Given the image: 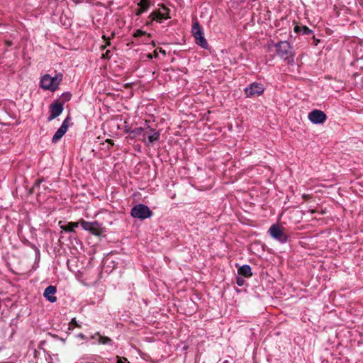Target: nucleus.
I'll return each instance as SVG.
<instances>
[{"label":"nucleus","mask_w":363,"mask_h":363,"mask_svg":"<svg viewBox=\"0 0 363 363\" xmlns=\"http://www.w3.org/2000/svg\"><path fill=\"white\" fill-rule=\"evenodd\" d=\"M71 121V117L67 116V118L63 121L61 126L57 129V130L54 134L52 138V143H57L60 141V140L62 138V136L67 133L68 128L69 126V122Z\"/></svg>","instance_id":"nucleus-9"},{"label":"nucleus","mask_w":363,"mask_h":363,"mask_svg":"<svg viewBox=\"0 0 363 363\" xmlns=\"http://www.w3.org/2000/svg\"><path fill=\"white\" fill-rule=\"evenodd\" d=\"M145 130L146 132L145 133L147 135L149 143H154L155 142L159 140L160 136L159 131H156L155 129L151 128L150 126H149L147 124Z\"/></svg>","instance_id":"nucleus-14"},{"label":"nucleus","mask_w":363,"mask_h":363,"mask_svg":"<svg viewBox=\"0 0 363 363\" xmlns=\"http://www.w3.org/2000/svg\"><path fill=\"white\" fill-rule=\"evenodd\" d=\"M138 6H147V8H150V1L149 0H140V1L138 4Z\"/></svg>","instance_id":"nucleus-23"},{"label":"nucleus","mask_w":363,"mask_h":363,"mask_svg":"<svg viewBox=\"0 0 363 363\" xmlns=\"http://www.w3.org/2000/svg\"><path fill=\"white\" fill-rule=\"evenodd\" d=\"M77 336L82 339H85V335L82 333L79 334Z\"/></svg>","instance_id":"nucleus-27"},{"label":"nucleus","mask_w":363,"mask_h":363,"mask_svg":"<svg viewBox=\"0 0 363 363\" xmlns=\"http://www.w3.org/2000/svg\"><path fill=\"white\" fill-rule=\"evenodd\" d=\"M63 111V104L59 101H56L53 104H52L50 106V114L48 118V121H51L53 119L58 117Z\"/></svg>","instance_id":"nucleus-11"},{"label":"nucleus","mask_w":363,"mask_h":363,"mask_svg":"<svg viewBox=\"0 0 363 363\" xmlns=\"http://www.w3.org/2000/svg\"><path fill=\"white\" fill-rule=\"evenodd\" d=\"M269 233L272 238L281 243H286L288 240V236L284 234L283 230L278 224L272 225L269 229Z\"/></svg>","instance_id":"nucleus-6"},{"label":"nucleus","mask_w":363,"mask_h":363,"mask_svg":"<svg viewBox=\"0 0 363 363\" xmlns=\"http://www.w3.org/2000/svg\"><path fill=\"white\" fill-rule=\"evenodd\" d=\"M106 48V45H101V49L103 50Z\"/></svg>","instance_id":"nucleus-29"},{"label":"nucleus","mask_w":363,"mask_h":363,"mask_svg":"<svg viewBox=\"0 0 363 363\" xmlns=\"http://www.w3.org/2000/svg\"><path fill=\"white\" fill-rule=\"evenodd\" d=\"M80 225L82 228L86 231H89L94 235H100L101 234V227L99 222H88L83 219L79 220Z\"/></svg>","instance_id":"nucleus-7"},{"label":"nucleus","mask_w":363,"mask_h":363,"mask_svg":"<svg viewBox=\"0 0 363 363\" xmlns=\"http://www.w3.org/2000/svg\"><path fill=\"white\" fill-rule=\"evenodd\" d=\"M56 291V286L50 285L45 288L43 292V296L50 303H55L57 301V298L55 296Z\"/></svg>","instance_id":"nucleus-12"},{"label":"nucleus","mask_w":363,"mask_h":363,"mask_svg":"<svg viewBox=\"0 0 363 363\" xmlns=\"http://www.w3.org/2000/svg\"><path fill=\"white\" fill-rule=\"evenodd\" d=\"M191 33L195 38L196 43L198 45L201 46L203 49H207L208 48V44L204 37L203 28L199 21H195L193 23Z\"/></svg>","instance_id":"nucleus-2"},{"label":"nucleus","mask_w":363,"mask_h":363,"mask_svg":"<svg viewBox=\"0 0 363 363\" xmlns=\"http://www.w3.org/2000/svg\"><path fill=\"white\" fill-rule=\"evenodd\" d=\"M272 45H274L276 48L277 55L287 62L289 65H291L294 62V54L293 48L288 41H279L277 43L272 42Z\"/></svg>","instance_id":"nucleus-1"},{"label":"nucleus","mask_w":363,"mask_h":363,"mask_svg":"<svg viewBox=\"0 0 363 363\" xmlns=\"http://www.w3.org/2000/svg\"><path fill=\"white\" fill-rule=\"evenodd\" d=\"M245 283V279H243L242 276H240V275H238L237 277H236V284L239 286H242Z\"/></svg>","instance_id":"nucleus-20"},{"label":"nucleus","mask_w":363,"mask_h":363,"mask_svg":"<svg viewBox=\"0 0 363 363\" xmlns=\"http://www.w3.org/2000/svg\"><path fill=\"white\" fill-rule=\"evenodd\" d=\"M152 214L153 213L150 209V208L147 206L142 203H139L133 206L130 211V215L132 217L140 220H145L146 218H150Z\"/></svg>","instance_id":"nucleus-4"},{"label":"nucleus","mask_w":363,"mask_h":363,"mask_svg":"<svg viewBox=\"0 0 363 363\" xmlns=\"http://www.w3.org/2000/svg\"><path fill=\"white\" fill-rule=\"evenodd\" d=\"M62 74L60 75V77L57 76L52 77L49 74H45L40 80L41 88L45 90L55 91L62 80Z\"/></svg>","instance_id":"nucleus-3"},{"label":"nucleus","mask_w":363,"mask_h":363,"mask_svg":"<svg viewBox=\"0 0 363 363\" xmlns=\"http://www.w3.org/2000/svg\"><path fill=\"white\" fill-rule=\"evenodd\" d=\"M96 335L99 337L98 342L101 345H108L112 342V340L106 336H102L99 333H96Z\"/></svg>","instance_id":"nucleus-17"},{"label":"nucleus","mask_w":363,"mask_h":363,"mask_svg":"<svg viewBox=\"0 0 363 363\" xmlns=\"http://www.w3.org/2000/svg\"><path fill=\"white\" fill-rule=\"evenodd\" d=\"M238 275L242 276L246 278H250L252 275L251 267L248 264H244L240 267L238 269Z\"/></svg>","instance_id":"nucleus-16"},{"label":"nucleus","mask_w":363,"mask_h":363,"mask_svg":"<svg viewBox=\"0 0 363 363\" xmlns=\"http://www.w3.org/2000/svg\"><path fill=\"white\" fill-rule=\"evenodd\" d=\"M301 33L303 35H310L313 33V30L311 29H310L308 27H307L306 26H302Z\"/></svg>","instance_id":"nucleus-19"},{"label":"nucleus","mask_w":363,"mask_h":363,"mask_svg":"<svg viewBox=\"0 0 363 363\" xmlns=\"http://www.w3.org/2000/svg\"><path fill=\"white\" fill-rule=\"evenodd\" d=\"M72 94L69 92H65L62 94V98L65 101H69L71 99Z\"/></svg>","instance_id":"nucleus-21"},{"label":"nucleus","mask_w":363,"mask_h":363,"mask_svg":"<svg viewBox=\"0 0 363 363\" xmlns=\"http://www.w3.org/2000/svg\"><path fill=\"white\" fill-rule=\"evenodd\" d=\"M308 119L313 124H321L326 121L327 116L323 111L315 109L308 113Z\"/></svg>","instance_id":"nucleus-10"},{"label":"nucleus","mask_w":363,"mask_h":363,"mask_svg":"<svg viewBox=\"0 0 363 363\" xmlns=\"http://www.w3.org/2000/svg\"><path fill=\"white\" fill-rule=\"evenodd\" d=\"M40 183V181H38V183H36L35 184H38V185Z\"/></svg>","instance_id":"nucleus-31"},{"label":"nucleus","mask_w":363,"mask_h":363,"mask_svg":"<svg viewBox=\"0 0 363 363\" xmlns=\"http://www.w3.org/2000/svg\"><path fill=\"white\" fill-rule=\"evenodd\" d=\"M110 44H111L110 41H108L107 43H106L107 45H109Z\"/></svg>","instance_id":"nucleus-30"},{"label":"nucleus","mask_w":363,"mask_h":363,"mask_svg":"<svg viewBox=\"0 0 363 363\" xmlns=\"http://www.w3.org/2000/svg\"><path fill=\"white\" fill-rule=\"evenodd\" d=\"M264 91L263 85L260 83L253 82L247 86L244 91L247 97L260 96Z\"/></svg>","instance_id":"nucleus-8"},{"label":"nucleus","mask_w":363,"mask_h":363,"mask_svg":"<svg viewBox=\"0 0 363 363\" xmlns=\"http://www.w3.org/2000/svg\"><path fill=\"white\" fill-rule=\"evenodd\" d=\"M146 35V32L142 30H137L135 33H134V36L138 38V37H142L143 35Z\"/></svg>","instance_id":"nucleus-22"},{"label":"nucleus","mask_w":363,"mask_h":363,"mask_svg":"<svg viewBox=\"0 0 363 363\" xmlns=\"http://www.w3.org/2000/svg\"><path fill=\"white\" fill-rule=\"evenodd\" d=\"M150 19V22L147 23V25L151 24L153 21L161 23L162 20H167L170 18L169 16V9L162 5L158 10L152 11L148 16Z\"/></svg>","instance_id":"nucleus-5"},{"label":"nucleus","mask_w":363,"mask_h":363,"mask_svg":"<svg viewBox=\"0 0 363 363\" xmlns=\"http://www.w3.org/2000/svg\"><path fill=\"white\" fill-rule=\"evenodd\" d=\"M111 57V51L110 50H106L105 52V53L102 54V58H104V59H110Z\"/></svg>","instance_id":"nucleus-24"},{"label":"nucleus","mask_w":363,"mask_h":363,"mask_svg":"<svg viewBox=\"0 0 363 363\" xmlns=\"http://www.w3.org/2000/svg\"><path fill=\"white\" fill-rule=\"evenodd\" d=\"M303 198L305 200H307L308 198H310V196H309V195H307V194H303Z\"/></svg>","instance_id":"nucleus-28"},{"label":"nucleus","mask_w":363,"mask_h":363,"mask_svg":"<svg viewBox=\"0 0 363 363\" xmlns=\"http://www.w3.org/2000/svg\"><path fill=\"white\" fill-rule=\"evenodd\" d=\"M145 130V128L138 127L136 128H134L133 130L129 129L126 130V132L129 133L128 138L133 139L137 138L138 136L142 135L143 138L141 140L144 143H146V133H144V131Z\"/></svg>","instance_id":"nucleus-13"},{"label":"nucleus","mask_w":363,"mask_h":363,"mask_svg":"<svg viewBox=\"0 0 363 363\" xmlns=\"http://www.w3.org/2000/svg\"><path fill=\"white\" fill-rule=\"evenodd\" d=\"M79 222H69L67 225H62V221L59 222L60 228L67 233H74V228L79 226Z\"/></svg>","instance_id":"nucleus-15"},{"label":"nucleus","mask_w":363,"mask_h":363,"mask_svg":"<svg viewBox=\"0 0 363 363\" xmlns=\"http://www.w3.org/2000/svg\"><path fill=\"white\" fill-rule=\"evenodd\" d=\"M301 27H302V26H298V25L296 26L294 29V32L295 33H301Z\"/></svg>","instance_id":"nucleus-26"},{"label":"nucleus","mask_w":363,"mask_h":363,"mask_svg":"<svg viewBox=\"0 0 363 363\" xmlns=\"http://www.w3.org/2000/svg\"><path fill=\"white\" fill-rule=\"evenodd\" d=\"M149 9L147 6H138V9L135 12V15L139 16L144 12L147 11Z\"/></svg>","instance_id":"nucleus-18"},{"label":"nucleus","mask_w":363,"mask_h":363,"mask_svg":"<svg viewBox=\"0 0 363 363\" xmlns=\"http://www.w3.org/2000/svg\"><path fill=\"white\" fill-rule=\"evenodd\" d=\"M70 324L73 325L74 326L77 327V328H80L81 327V325L78 324V323H77V321L75 318L72 319V320L70 322Z\"/></svg>","instance_id":"nucleus-25"}]
</instances>
